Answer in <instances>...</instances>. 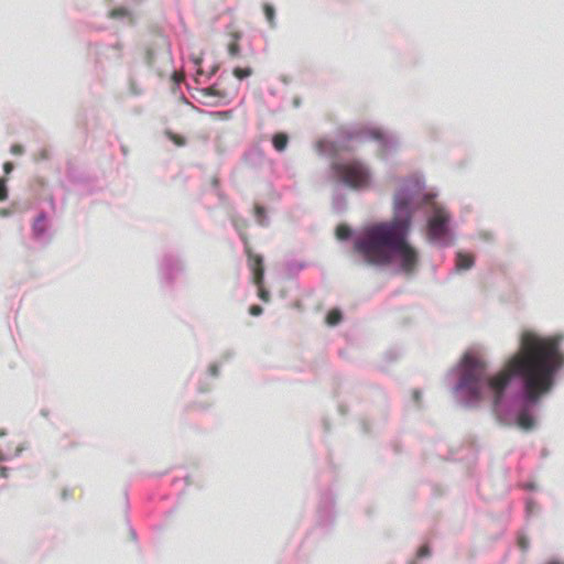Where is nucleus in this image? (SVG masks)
<instances>
[{
  "label": "nucleus",
  "mask_w": 564,
  "mask_h": 564,
  "mask_svg": "<svg viewBox=\"0 0 564 564\" xmlns=\"http://www.w3.org/2000/svg\"><path fill=\"white\" fill-rule=\"evenodd\" d=\"M253 215L256 217L257 223L260 226H265L267 225L264 207H262L261 205H254Z\"/></svg>",
  "instance_id": "nucleus-9"
},
{
  "label": "nucleus",
  "mask_w": 564,
  "mask_h": 564,
  "mask_svg": "<svg viewBox=\"0 0 564 564\" xmlns=\"http://www.w3.org/2000/svg\"><path fill=\"white\" fill-rule=\"evenodd\" d=\"M11 215V210L7 208H0V216L1 217H8Z\"/></svg>",
  "instance_id": "nucleus-18"
},
{
  "label": "nucleus",
  "mask_w": 564,
  "mask_h": 564,
  "mask_svg": "<svg viewBox=\"0 0 564 564\" xmlns=\"http://www.w3.org/2000/svg\"><path fill=\"white\" fill-rule=\"evenodd\" d=\"M341 321V313L339 310H330L326 316L328 325L334 326Z\"/></svg>",
  "instance_id": "nucleus-10"
},
{
  "label": "nucleus",
  "mask_w": 564,
  "mask_h": 564,
  "mask_svg": "<svg viewBox=\"0 0 564 564\" xmlns=\"http://www.w3.org/2000/svg\"><path fill=\"white\" fill-rule=\"evenodd\" d=\"M33 231L36 236L42 235L45 231V216L40 215L34 224H33Z\"/></svg>",
  "instance_id": "nucleus-11"
},
{
  "label": "nucleus",
  "mask_w": 564,
  "mask_h": 564,
  "mask_svg": "<svg viewBox=\"0 0 564 564\" xmlns=\"http://www.w3.org/2000/svg\"><path fill=\"white\" fill-rule=\"evenodd\" d=\"M351 235V230L347 225H339L336 228V236L338 239L344 240L349 238Z\"/></svg>",
  "instance_id": "nucleus-12"
},
{
  "label": "nucleus",
  "mask_w": 564,
  "mask_h": 564,
  "mask_svg": "<svg viewBox=\"0 0 564 564\" xmlns=\"http://www.w3.org/2000/svg\"><path fill=\"white\" fill-rule=\"evenodd\" d=\"M242 241L245 245L248 267L252 272V281L254 284H260L263 282L264 278L263 258L252 250L247 235H242Z\"/></svg>",
  "instance_id": "nucleus-4"
},
{
  "label": "nucleus",
  "mask_w": 564,
  "mask_h": 564,
  "mask_svg": "<svg viewBox=\"0 0 564 564\" xmlns=\"http://www.w3.org/2000/svg\"><path fill=\"white\" fill-rule=\"evenodd\" d=\"M410 204L408 194L398 193L394 197V217L366 227L355 240L354 251L368 264L387 265L397 259L403 272H414L419 253L408 241L412 219Z\"/></svg>",
  "instance_id": "nucleus-2"
},
{
  "label": "nucleus",
  "mask_w": 564,
  "mask_h": 564,
  "mask_svg": "<svg viewBox=\"0 0 564 564\" xmlns=\"http://www.w3.org/2000/svg\"><path fill=\"white\" fill-rule=\"evenodd\" d=\"M8 458H9V456L7 454L2 453V451L0 449V462L6 460Z\"/></svg>",
  "instance_id": "nucleus-19"
},
{
  "label": "nucleus",
  "mask_w": 564,
  "mask_h": 564,
  "mask_svg": "<svg viewBox=\"0 0 564 564\" xmlns=\"http://www.w3.org/2000/svg\"><path fill=\"white\" fill-rule=\"evenodd\" d=\"M449 219L451 217L448 212L444 207L435 205L433 208V214L427 221L429 239L432 241L444 240L448 234Z\"/></svg>",
  "instance_id": "nucleus-3"
},
{
  "label": "nucleus",
  "mask_w": 564,
  "mask_h": 564,
  "mask_svg": "<svg viewBox=\"0 0 564 564\" xmlns=\"http://www.w3.org/2000/svg\"><path fill=\"white\" fill-rule=\"evenodd\" d=\"M518 543L523 551L529 547V541L525 538H520Z\"/></svg>",
  "instance_id": "nucleus-17"
},
{
  "label": "nucleus",
  "mask_w": 564,
  "mask_h": 564,
  "mask_svg": "<svg viewBox=\"0 0 564 564\" xmlns=\"http://www.w3.org/2000/svg\"><path fill=\"white\" fill-rule=\"evenodd\" d=\"M517 424L522 430L528 431L534 426V419L529 413V411L524 409L519 413L518 419H517Z\"/></svg>",
  "instance_id": "nucleus-6"
},
{
  "label": "nucleus",
  "mask_w": 564,
  "mask_h": 564,
  "mask_svg": "<svg viewBox=\"0 0 564 564\" xmlns=\"http://www.w3.org/2000/svg\"><path fill=\"white\" fill-rule=\"evenodd\" d=\"M369 178H339L343 187L350 189H364L368 187Z\"/></svg>",
  "instance_id": "nucleus-5"
},
{
  "label": "nucleus",
  "mask_w": 564,
  "mask_h": 564,
  "mask_svg": "<svg viewBox=\"0 0 564 564\" xmlns=\"http://www.w3.org/2000/svg\"><path fill=\"white\" fill-rule=\"evenodd\" d=\"M431 553L430 547L427 545H422L417 551V557L423 558L429 556Z\"/></svg>",
  "instance_id": "nucleus-15"
},
{
  "label": "nucleus",
  "mask_w": 564,
  "mask_h": 564,
  "mask_svg": "<svg viewBox=\"0 0 564 564\" xmlns=\"http://www.w3.org/2000/svg\"><path fill=\"white\" fill-rule=\"evenodd\" d=\"M262 311H263V310H262V307H261V306H259V305H252V306H250V308H249V313H250L251 315H253V316H258V315H260V314L262 313Z\"/></svg>",
  "instance_id": "nucleus-16"
},
{
  "label": "nucleus",
  "mask_w": 564,
  "mask_h": 564,
  "mask_svg": "<svg viewBox=\"0 0 564 564\" xmlns=\"http://www.w3.org/2000/svg\"><path fill=\"white\" fill-rule=\"evenodd\" d=\"M6 435V432L3 430H0V436Z\"/></svg>",
  "instance_id": "nucleus-21"
},
{
  "label": "nucleus",
  "mask_w": 564,
  "mask_h": 564,
  "mask_svg": "<svg viewBox=\"0 0 564 564\" xmlns=\"http://www.w3.org/2000/svg\"><path fill=\"white\" fill-rule=\"evenodd\" d=\"M1 476L7 477L8 476V469L6 467H1Z\"/></svg>",
  "instance_id": "nucleus-20"
},
{
  "label": "nucleus",
  "mask_w": 564,
  "mask_h": 564,
  "mask_svg": "<svg viewBox=\"0 0 564 564\" xmlns=\"http://www.w3.org/2000/svg\"><path fill=\"white\" fill-rule=\"evenodd\" d=\"M474 265V257L468 253L458 252L456 257V268L458 270H468Z\"/></svg>",
  "instance_id": "nucleus-7"
},
{
  "label": "nucleus",
  "mask_w": 564,
  "mask_h": 564,
  "mask_svg": "<svg viewBox=\"0 0 564 564\" xmlns=\"http://www.w3.org/2000/svg\"><path fill=\"white\" fill-rule=\"evenodd\" d=\"M6 178H0V202L8 198V188L4 183Z\"/></svg>",
  "instance_id": "nucleus-14"
},
{
  "label": "nucleus",
  "mask_w": 564,
  "mask_h": 564,
  "mask_svg": "<svg viewBox=\"0 0 564 564\" xmlns=\"http://www.w3.org/2000/svg\"><path fill=\"white\" fill-rule=\"evenodd\" d=\"M232 224H234L235 228L237 229V231L239 232L241 238H242V235H247L245 231L248 229L249 223L246 218L234 217Z\"/></svg>",
  "instance_id": "nucleus-8"
},
{
  "label": "nucleus",
  "mask_w": 564,
  "mask_h": 564,
  "mask_svg": "<svg viewBox=\"0 0 564 564\" xmlns=\"http://www.w3.org/2000/svg\"><path fill=\"white\" fill-rule=\"evenodd\" d=\"M256 285L258 286V295H259V297H260L262 301H264V302H269V300H270V293H269V291H268V290H265V289L263 288V282H262V283H260V284H256Z\"/></svg>",
  "instance_id": "nucleus-13"
},
{
  "label": "nucleus",
  "mask_w": 564,
  "mask_h": 564,
  "mask_svg": "<svg viewBox=\"0 0 564 564\" xmlns=\"http://www.w3.org/2000/svg\"><path fill=\"white\" fill-rule=\"evenodd\" d=\"M560 343V336L541 337L525 330L520 338L519 351L492 376L487 375L488 365L480 356L467 352L460 362L458 389L473 404L490 400L497 408L512 378L520 377L525 399L536 402L551 391L554 376L564 362Z\"/></svg>",
  "instance_id": "nucleus-1"
}]
</instances>
